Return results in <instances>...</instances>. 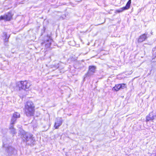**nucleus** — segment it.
I'll list each match as a JSON object with an SVG mask.
<instances>
[{"label": "nucleus", "mask_w": 156, "mask_h": 156, "mask_svg": "<svg viewBox=\"0 0 156 156\" xmlns=\"http://www.w3.org/2000/svg\"><path fill=\"white\" fill-rule=\"evenodd\" d=\"M13 124L11 123V125L9 127V129L10 130L11 133H12V134H14L16 133V130L14 128Z\"/></svg>", "instance_id": "f8f14e48"}, {"label": "nucleus", "mask_w": 156, "mask_h": 156, "mask_svg": "<svg viewBox=\"0 0 156 156\" xmlns=\"http://www.w3.org/2000/svg\"><path fill=\"white\" fill-rule=\"evenodd\" d=\"M17 153L16 151L11 147L6 149L5 154L6 156H14Z\"/></svg>", "instance_id": "20e7f679"}, {"label": "nucleus", "mask_w": 156, "mask_h": 156, "mask_svg": "<svg viewBox=\"0 0 156 156\" xmlns=\"http://www.w3.org/2000/svg\"><path fill=\"white\" fill-rule=\"evenodd\" d=\"M126 10L124 7L120 8L119 9L116 10V12H123V11Z\"/></svg>", "instance_id": "2eb2a0df"}, {"label": "nucleus", "mask_w": 156, "mask_h": 156, "mask_svg": "<svg viewBox=\"0 0 156 156\" xmlns=\"http://www.w3.org/2000/svg\"><path fill=\"white\" fill-rule=\"evenodd\" d=\"M52 41V40L49 37L47 41V42L46 44V47L47 48L49 47L51 42Z\"/></svg>", "instance_id": "9b49d317"}, {"label": "nucleus", "mask_w": 156, "mask_h": 156, "mask_svg": "<svg viewBox=\"0 0 156 156\" xmlns=\"http://www.w3.org/2000/svg\"><path fill=\"white\" fill-rule=\"evenodd\" d=\"M30 85V83L27 81H19L16 83V86L18 87L20 90L28 89Z\"/></svg>", "instance_id": "f03ea898"}, {"label": "nucleus", "mask_w": 156, "mask_h": 156, "mask_svg": "<svg viewBox=\"0 0 156 156\" xmlns=\"http://www.w3.org/2000/svg\"><path fill=\"white\" fill-rule=\"evenodd\" d=\"M33 103L31 101L27 102L25 105L24 111L27 116H31L34 115L35 109Z\"/></svg>", "instance_id": "f257e3e1"}, {"label": "nucleus", "mask_w": 156, "mask_h": 156, "mask_svg": "<svg viewBox=\"0 0 156 156\" xmlns=\"http://www.w3.org/2000/svg\"><path fill=\"white\" fill-rule=\"evenodd\" d=\"M20 116V115L19 113L17 112H15L13 114L12 118L11 123L12 124H14L16 121V119L19 118Z\"/></svg>", "instance_id": "423d86ee"}, {"label": "nucleus", "mask_w": 156, "mask_h": 156, "mask_svg": "<svg viewBox=\"0 0 156 156\" xmlns=\"http://www.w3.org/2000/svg\"><path fill=\"white\" fill-rule=\"evenodd\" d=\"M121 89H123L126 87V84H120Z\"/></svg>", "instance_id": "dca6fc26"}, {"label": "nucleus", "mask_w": 156, "mask_h": 156, "mask_svg": "<svg viewBox=\"0 0 156 156\" xmlns=\"http://www.w3.org/2000/svg\"><path fill=\"white\" fill-rule=\"evenodd\" d=\"M62 123V119L61 118L57 119L56 120L54 125V127L55 129H58Z\"/></svg>", "instance_id": "6e6552de"}, {"label": "nucleus", "mask_w": 156, "mask_h": 156, "mask_svg": "<svg viewBox=\"0 0 156 156\" xmlns=\"http://www.w3.org/2000/svg\"><path fill=\"white\" fill-rule=\"evenodd\" d=\"M131 3V0H129L126 4V6L124 7L126 10L128 9L129 8Z\"/></svg>", "instance_id": "4468645a"}, {"label": "nucleus", "mask_w": 156, "mask_h": 156, "mask_svg": "<svg viewBox=\"0 0 156 156\" xmlns=\"http://www.w3.org/2000/svg\"><path fill=\"white\" fill-rule=\"evenodd\" d=\"M156 116V110L153 111L152 113H150L147 117V120L149 121L150 120H153L154 117Z\"/></svg>", "instance_id": "0eeeda50"}, {"label": "nucleus", "mask_w": 156, "mask_h": 156, "mask_svg": "<svg viewBox=\"0 0 156 156\" xmlns=\"http://www.w3.org/2000/svg\"><path fill=\"white\" fill-rule=\"evenodd\" d=\"M22 138L23 140L26 142L28 144H34V140L32 136L28 133H24V134H23Z\"/></svg>", "instance_id": "7ed1b4c3"}, {"label": "nucleus", "mask_w": 156, "mask_h": 156, "mask_svg": "<svg viewBox=\"0 0 156 156\" xmlns=\"http://www.w3.org/2000/svg\"><path fill=\"white\" fill-rule=\"evenodd\" d=\"M13 14L11 12H9L3 16H0V21L4 20L6 21H9L12 19Z\"/></svg>", "instance_id": "39448f33"}, {"label": "nucleus", "mask_w": 156, "mask_h": 156, "mask_svg": "<svg viewBox=\"0 0 156 156\" xmlns=\"http://www.w3.org/2000/svg\"><path fill=\"white\" fill-rule=\"evenodd\" d=\"M96 70V67L93 66H90L89 67V70L88 72V74L92 75L95 73Z\"/></svg>", "instance_id": "9d476101"}, {"label": "nucleus", "mask_w": 156, "mask_h": 156, "mask_svg": "<svg viewBox=\"0 0 156 156\" xmlns=\"http://www.w3.org/2000/svg\"><path fill=\"white\" fill-rule=\"evenodd\" d=\"M8 39H5V41H8Z\"/></svg>", "instance_id": "f3484780"}, {"label": "nucleus", "mask_w": 156, "mask_h": 156, "mask_svg": "<svg viewBox=\"0 0 156 156\" xmlns=\"http://www.w3.org/2000/svg\"><path fill=\"white\" fill-rule=\"evenodd\" d=\"M5 35H6V34H5Z\"/></svg>", "instance_id": "a211bd4d"}, {"label": "nucleus", "mask_w": 156, "mask_h": 156, "mask_svg": "<svg viewBox=\"0 0 156 156\" xmlns=\"http://www.w3.org/2000/svg\"><path fill=\"white\" fill-rule=\"evenodd\" d=\"M147 34H144L140 36L138 40V42H142L144 41L147 38Z\"/></svg>", "instance_id": "1a4fd4ad"}, {"label": "nucleus", "mask_w": 156, "mask_h": 156, "mask_svg": "<svg viewBox=\"0 0 156 156\" xmlns=\"http://www.w3.org/2000/svg\"><path fill=\"white\" fill-rule=\"evenodd\" d=\"M120 88V84L115 85V87H113L112 88L113 90H115L116 91H118Z\"/></svg>", "instance_id": "ddd939ff"}]
</instances>
